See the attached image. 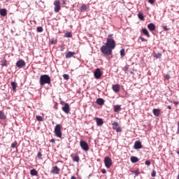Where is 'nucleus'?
I'll return each instance as SVG.
<instances>
[{
  "label": "nucleus",
  "mask_w": 179,
  "mask_h": 179,
  "mask_svg": "<svg viewBox=\"0 0 179 179\" xmlns=\"http://www.w3.org/2000/svg\"><path fill=\"white\" fill-rule=\"evenodd\" d=\"M51 44H57V41H52Z\"/></svg>",
  "instance_id": "nucleus-48"
},
{
  "label": "nucleus",
  "mask_w": 179,
  "mask_h": 179,
  "mask_svg": "<svg viewBox=\"0 0 179 179\" xmlns=\"http://www.w3.org/2000/svg\"><path fill=\"white\" fill-rule=\"evenodd\" d=\"M103 73H101V70L100 69H96L94 72L95 79H100Z\"/></svg>",
  "instance_id": "nucleus-8"
},
{
  "label": "nucleus",
  "mask_w": 179,
  "mask_h": 179,
  "mask_svg": "<svg viewBox=\"0 0 179 179\" xmlns=\"http://www.w3.org/2000/svg\"><path fill=\"white\" fill-rule=\"evenodd\" d=\"M163 30H164V31H169V30H170V28H168L167 26H164Z\"/></svg>",
  "instance_id": "nucleus-38"
},
{
  "label": "nucleus",
  "mask_w": 179,
  "mask_h": 179,
  "mask_svg": "<svg viewBox=\"0 0 179 179\" xmlns=\"http://www.w3.org/2000/svg\"><path fill=\"white\" fill-rule=\"evenodd\" d=\"M134 149L138 150V149H142V143L139 141H136L134 143Z\"/></svg>",
  "instance_id": "nucleus-11"
},
{
  "label": "nucleus",
  "mask_w": 179,
  "mask_h": 179,
  "mask_svg": "<svg viewBox=\"0 0 179 179\" xmlns=\"http://www.w3.org/2000/svg\"><path fill=\"white\" fill-rule=\"evenodd\" d=\"M155 58H162V53H157L155 55Z\"/></svg>",
  "instance_id": "nucleus-39"
},
{
  "label": "nucleus",
  "mask_w": 179,
  "mask_h": 179,
  "mask_svg": "<svg viewBox=\"0 0 179 179\" xmlns=\"http://www.w3.org/2000/svg\"><path fill=\"white\" fill-rule=\"evenodd\" d=\"M104 164L107 169H110L111 166H113V161L111 160V158L106 157L104 158Z\"/></svg>",
  "instance_id": "nucleus-5"
},
{
  "label": "nucleus",
  "mask_w": 179,
  "mask_h": 179,
  "mask_svg": "<svg viewBox=\"0 0 179 179\" xmlns=\"http://www.w3.org/2000/svg\"><path fill=\"white\" fill-rule=\"evenodd\" d=\"M55 134L57 138H62V131H61V124H57L55 127Z\"/></svg>",
  "instance_id": "nucleus-3"
},
{
  "label": "nucleus",
  "mask_w": 179,
  "mask_h": 179,
  "mask_svg": "<svg viewBox=\"0 0 179 179\" xmlns=\"http://www.w3.org/2000/svg\"><path fill=\"white\" fill-rule=\"evenodd\" d=\"M73 55H76V52L69 51L66 54L65 57L66 59H69V58H72V57H73Z\"/></svg>",
  "instance_id": "nucleus-13"
},
{
  "label": "nucleus",
  "mask_w": 179,
  "mask_h": 179,
  "mask_svg": "<svg viewBox=\"0 0 179 179\" xmlns=\"http://www.w3.org/2000/svg\"><path fill=\"white\" fill-rule=\"evenodd\" d=\"M16 146H17V141H15L14 143H13L11 144V148H12L13 149H15V148H16Z\"/></svg>",
  "instance_id": "nucleus-31"
},
{
  "label": "nucleus",
  "mask_w": 179,
  "mask_h": 179,
  "mask_svg": "<svg viewBox=\"0 0 179 179\" xmlns=\"http://www.w3.org/2000/svg\"><path fill=\"white\" fill-rule=\"evenodd\" d=\"M112 125L113 126V128H118V122H114Z\"/></svg>",
  "instance_id": "nucleus-37"
},
{
  "label": "nucleus",
  "mask_w": 179,
  "mask_h": 179,
  "mask_svg": "<svg viewBox=\"0 0 179 179\" xmlns=\"http://www.w3.org/2000/svg\"><path fill=\"white\" fill-rule=\"evenodd\" d=\"M101 173L102 174H106V173H107V171L106 169H102Z\"/></svg>",
  "instance_id": "nucleus-45"
},
{
  "label": "nucleus",
  "mask_w": 179,
  "mask_h": 179,
  "mask_svg": "<svg viewBox=\"0 0 179 179\" xmlns=\"http://www.w3.org/2000/svg\"><path fill=\"white\" fill-rule=\"evenodd\" d=\"M59 171H61V169L58 168V166H55L52 167V170L50 171V173L52 174H59Z\"/></svg>",
  "instance_id": "nucleus-10"
},
{
  "label": "nucleus",
  "mask_w": 179,
  "mask_h": 179,
  "mask_svg": "<svg viewBox=\"0 0 179 179\" xmlns=\"http://www.w3.org/2000/svg\"><path fill=\"white\" fill-rule=\"evenodd\" d=\"M174 104H178V102H174Z\"/></svg>",
  "instance_id": "nucleus-55"
},
{
  "label": "nucleus",
  "mask_w": 179,
  "mask_h": 179,
  "mask_svg": "<svg viewBox=\"0 0 179 179\" xmlns=\"http://www.w3.org/2000/svg\"><path fill=\"white\" fill-rule=\"evenodd\" d=\"M113 37V34H109L108 36V38H111Z\"/></svg>",
  "instance_id": "nucleus-50"
},
{
  "label": "nucleus",
  "mask_w": 179,
  "mask_h": 179,
  "mask_svg": "<svg viewBox=\"0 0 179 179\" xmlns=\"http://www.w3.org/2000/svg\"><path fill=\"white\" fill-rule=\"evenodd\" d=\"M36 30H37L38 33H43V27H38L36 28Z\"/></svg>",
  "instance_id": "nucleus-32"
},
{
  "label": "nucleus",
  "mask_w": 179,
  "mask_h": 179,
  "mask_svg": "<svg viewBox=\"0 0 179 179\" xmlns=\"http://www.w3.org/2000/svg\"><path fill=\"white\" fill-rule=\"evenodd\" d=\"M62 111L66 114H69L71 112V108L69 107V103H65L64 106L62 108Z\"/></svg>",
  "instance_id": "nucleus-7"
},
{
  "label": "nucleus",
  "mask_w": 179,
  "mask_h": 179,
  "mask_svg": "<svg viewBox=\"0 0 179 179\" xmlns=\"http://www.w3.org/2000/svg\"><path fill=\"white\" fill-rule=\"evenodd\" d=\"M166 79H170V76L166 75Z\"/></svg>",
  "instance_id": "nucleus-51"
},
{
  "label": "nucleus",
  "mask_w": 179,
  "mask_h": 179,
  "mask_svg": "<svg viewBox=\"0 0 179 179\" xmlns=\"http://www.w3.org/2000/svg\"><path fill=\"white\" fill-rule=\"evenodd\" d=\"M96 102L98 106H103L104 104V99H103V98H99L96 99Z\"/></svg>",
  "instance_id": "nucleus-15"
},
{
  "label": "nucleus",
  "mask_w": 179,
  "mask_h": 179,
  "mask_svg": "<svg viewBox=\"0 0 179 179\" xmlns=\"http://www.w3.org/2000/svg\"><path fill=\"white\" fill-rule=\"evenodd\" d=\"M96 125H98V127H101V125L103 124V119L101 118L96 117Z\"/></svg>",
  "instance_id": "nucleus-17"
},
{
  "label": "nucleus",
  "mask_w": 179,
  "mask_h": 179,
  "mask_svg": "<svg viewBox=\"0 0 179 179\" xmlns=\"http://www.w3.org/2000/svg\"><path fill=\"white\" fill-rule=\"evenodd\" d=\"M132 173H134V174H135L136 176H139V174H141L139 170L133 171Z\"/></svg>",
  "instance_id": "nucleus-35"
},
{
  "label": "nucleus",
  "mask_w": 179,
  "mask_h": 179,
  "mask_svg": "<svg viewBox=\"0 0 179 179\" xmlns=\"http://www.w3.org/2000/svg\"><path fill=\"white\" fill-rule=\"evenodd\" d=\"M65 3H66V2L65 1H62V5H65Z\"/></svg>",
  "instance_id": "nucleus-53"
},
{
  "label": "nucleus",
  "mask_w": 179,
  "mask_h": 179,
  "mask_svg": "<svg viewBox=\"0 0 179 179\" xmlns=\"http://www.w3.org/2000/svg\"><path fill=\"white\" fill-rule=\"evenodd\" d=\"M177 154H178V155H179V150H178V151H177Z\"/></svg>",
  "instance_id": "nucleus-57"
},
{
  "label": "nucleus",
  "mask_w": 179,
  "mask_h": 179,
  "mask_svg": "<svg viewBox=\"0 0 179 179\" xmlns=\"http://www.w3.org/2000/svg\"><path fill=\"white\" fill-rule=\"evenodd\" d=\"M50 142H51V143H55V139L52 138V139L50 140Z\"/></svg>",
  "instance_id": "nucleus-47"
},
{
  "label": "nucleus",
  "mask_w": 179,
  "mask_h": 179,
  "mask_svg": "<svg viewBox=\"0 0 179 179\" xmlns=\"http://www.w3.org/2000/svg\"><path fill=\"white\" fill-rule=\"evenodd\" d=\"M64 37H66L67 38H71V37H72V34H71V32H66L64 34Z\"/></svg>",
  "instance_id": "nucleus-27"
},
{
  "label": "nucleus",
  "mask_w": 179,
  "mask_h": 179,
  "mask_svg": "<svg viewBox=\"0 0 179 179\" xmlns=\"http://www.w3.org/2000/svg\"><path fill=\"white\" fill-rule=\"evenodd\" d=\"M124 69H125V71H127V69H127V67H124Z\"/></svg>",
  "instance_id": "nucleus-56"
},
{
  "label": "nucleus",
  "mask_w": 179,
  "mask_h": 179,
  "mask_svg": "<svg viewBox=\"0 0 179 179\" xmlns=\"http://www.w3.org/2000/svg\"><path fill=\"white\" fill-rule=\"evenodd\" d=\"M112 89L115 93H118V92H120V86L118 85H113Z\"/></svg>",
  "instance_id": "nucleus-14"
},
{
  "label": "nucleus",
  "mask_w": 179,
  "mask_h": 179,
  "mask_svg": "<svg viewBox=\"0 0 179 179\" xmlns=\"http://www.w3.org/2000/svg\"><path fill=\"white\" fill-rule=\"evenodd\" d=\"M115 41L113 38H107L106 44L101 47V53L105 55H111L113 50L115 48Z\"/></svg>",
  "instance_id": "nucleus-1"
},
{
  "label": "nucleus",
  "mask_w": 179,
  "mask_h": 179,
  "mask_svg": "<svg viewBox=\"0 0 179 179\" xmlns=\"http://www.w3.org/2000/svg\"><path fill=\"white\" fill-rule=\"evenodd\" d=\"M177 179H179V174L178 175V178H177Z\"/></svg>",
  "instance_id": "nucleus-58"
},
{
  "label": "nucleus",
  "mask_w": 179,
  "mask_h": 179,
  "mask_svg": "<svg viewBox=\"0 0 179 179\" xmlns=\"http://www.w3.org/2000/svg\"><path fill=\"white\" fill-rule=\"evenodd\" d=\"M150 3H155V0H148Z\"/></svg>",
  "instance_id": "nucleus-46"
},
{
  "label": "nucleus",
  "mask_w": 179,
  "mask_h": 179,
  "mask_svg": "<svg viewBox=\"0 0 179 179\" xmlns=\"http://www.w3.org/2000/svg\"><path fill=\"white\" fill-rule=\"evenodd\" d=\"M142 33L144 34L145 36H147V37H149V31L146 28L142 29Z\"/></svg>",
  "instance_id": "nucleus-25"
},
{
  "label": "nucleus",
  "mask_w": 179,
  "mask_h": 179,
  "mask_svg": "<svg viewBox=\"0 0 179 179\" xmlns=\"http://www.w3.org/2000/svg\"><path fill=\"white\" fill-rule=\"evenodd\" d=\"M138 17L140 19V20H145V17H143V14L142 13H138Z\"/></svg>",
  "instance_id": "nucleus-30"
},
{
  "label": "nucleus",
  "mask_w": 179,
  "mask_h": 179,
  "mask_svg": "<svg viewBox=\"0 0 179 179\" xmlns=\"http://www.w3.org/2000/svg\"><path fill=\"white\" fill-rule=\"evenodd\" d=\"M8 14V12L6 8H1L0 9V15L1 16H6Z\"/></svg>",
  "instance_id": "nucleus-18"
},
{
  "label": "nucleus",
  "mask_w": 179,
  "mask_h": 179,
  "mask_svg": "<svg viewBox=\"0 0 179 179\" xmlns=\"http://www.w3.org/2000/svg\"><path fill=\"white\" fill-rule=\"evenodd\" d=\"M0 120H6V115L1 110H0Z\"/></svg>",
  "instance_id": "nucleus-22"
},
{
  "label": "nucleus",
  "mask_w": 179,
  "mask_h": 179,
  "mask_svg": "<svg viewBox=\"0 0 179 179\" xmlns=\"http://www.w3.org/2000/svg\"><path fill=\"white\" fill-rule=\"evenodd\" d=\"M148 29H149L150 31H155V30H156V25L153 23H150L148 24Z\"/></svg>",
  "instance_id": "nucleus-12"
},
{
  "label": "nucleus",
  "mask_w": 179,
  "mask_h": 179,
  "mask_svg": "<svg viewBox=\"0 0 179 179\" xmlns=\"http://www.w3.org/2000/svg\"><path fill=\"white\" fill-rule=\"evenodd\" d=\"M53 5L55 6V13H58L59 10H61V2H59V0H55L53 3Z\"/></svg>",
  "instance_id": "nucleus-4"
},
{
  "label": "nucleus",
  "mask_w": 179,
  "mask_h": 179,
  "mask_svg": "<svg viewBox=\"0 0 179 179\" xmlns=\"http://www.w3.org/2000/svg\"><path fill=\"white\" fill-rule=\"evenodd\" d=\"M80 145L81 149L85 150V152H87V150H89V144H87L86 141L81 140L80 141Z\"/></svg>",
  "instance_id": "nucleus-6"
},
{
  "label": "nucleus",
  "mask_w": 179,
  "mask_h": 179,
  "mask_svg": "<svg viewBox=\"0 0 179 179\" xmlns=\"http://www.w3.org/2000/svg\"><path fill=\"white\" fill-rule=\"evenodd\" d=\"M80 12H86V10H87V6H86V4H83L80 7Z\"/></svg>",
  "instance_id": "nucleus-20"
},
{
  "label": "nucleus",
  "mask_w": 179,
  "mask_h": 179,
  "mask_svg": "<svg viewBox=\"0 0 179 179\" xmlns=\"http://www.w3.org/2000/svg\"><path fill=\"white\" fill-rule=\"evenodd\" d=\"M30 174L31 176H37V174H38V172L37 171V170L34 169L30 171Z\"/></svg>",
  "instance_id": "nucleus-24"
},
{
  "label": "nucleus",
  "mask_w": 179,
  "mask_h": 179,
  "mask_svg": "<svg viewBox=\"0 0 179 179\" xmlns=\"http://www.w3.org/2000/svg\"><path fill=\"white\" fill-rule=\"evenodd\" d=\"M177 134H179V122H178V130H177Z\"/></svg>",
  "instance_id": "nucleus-49"
},
{
  "label": "nucleus",
  "mask_w": 179,
  "mask_h": 179,
  "mask_svg": "<svg viewBox=\"0 0 179 179\" xmlns=\"http://www.w3.org/2000/svg\"><path fill=\"white\" fill-rule=\"evenodd\" d=\"M63 78L65 80H69V75L68 74H64Z\"/></svg>",
  "instance_id": "nucleus-34"
},
{
  "label": "nucleus",
  "mask_w": 179,
  "mask_h": 179,
  "mask_svg": "<svg viewBox=\"0 0 179 179\" xmlns=\"http://www.w3.org/2000/svg\"><path fill=\"white\" fill-rule=\"evenodd\" d=\"M79 160H80V158H79V156L75 155L73 157V162H76V163H79Z\"/></svg>",
  "instance_id": "nucleus-26"
},
{
  "label": "nucleus",
  "mask_w": 179,
  "mask_h": 179,
  "mask_svg": "<svg viewBox=\"0 0 179 179\" xmlns=\"http://www.w3.org/2000/svg\"><path fill=\"white\" fill-rule=\"evenodd\" d=\"M60 51L62 52L64 51H65V48L64 46H61L60 48Z\"/></svg>",
  "instance_id": "nucleus-43"
},
{
  "label": "nucleus",
  "mask_w": 179,
  "mask_h": 179,
  "mask_svg": "<svg viewBox=\"0 0 179 179\" xmlns=\"http://www.w3.org/2000/svg\"><path fill=\"white\" fill-rule=\"evenodd\" d=\"M16 66L17 68H23V66H26V62H24V60L20 59L16 62Z\"/></svg>",
  "instance_id": "nucleus-9"
},
{
  "label": "nucleus",
  "mask_w": 179,
  "mask_h": 179,
  "mask_svg": "<svg viewBox=\"0 0 179 179\" xmlns=\"http://www.w3.org/2000/svg\"><path fill=\"white\" fill-rule=\"evenodd\" d=\"M113 108H114V112L115 113H118V111L121 110V106H120V105H115L113 106Z\"/></svg>",
  "instance_id": "nucleus-21"
},
{
  "label": "nucleus",
  "mask_w": 179,
  "mask_h": 179,
  "mask_svg": "<svg viewBox=\"0 0 179 179\" xmlns=\"http://www.w3.org/2000/svg\"><path fill=\"white\" fill-rule=\"evenodd\" d=\"M152 177H156V171L153 170L151 173Z\"/></svg>",
  "instance_id": "nucleus-40"
},
{
  "label": "nucleus",
  "mask_w": 179,
  "mask_h": 179,
  "mask_svg": "<svg viewBox=\"0 0 179 179\" xmlns=\"http://www.w3.org/2000/svg\"><path fill=\"white\" fill-rule=\"evenodd\" d=\"M120 55L121 57H124L125 55V49L120 50Z\"/></svg>",
  "instance_id": "nucleus-33"
},
{
  "label": "nucleus",
  "mask_w": 179,
  "mask_h": 179,
  "mask_svg": "<svg viewBox=\"0 0 179 179\" xmlns=\"http://www.w3.org/2000/svg\"><path fill=\"white\" fill-rule=\"evenodd\" d=\"M152 113L155 117H159V115H160V109L154 108Z\"/></svg>",
  "instance_id": "nucleus-16"
},
{
  "label": "nucleus",
  "mask_w": 179,
  "mask_h": 179,
  "mask_svg": "<svg viewBox=\"0 0 179 179\" xmlns=\"http://www.w3.org/2000/svg\"><path fill=\"white\" fill-rule=\"evenodd\" d=\"M167 108H168L169 110H171V106H167Z\"/></svg>",
  "instance_id": "nucleus-52"
},
{
  "label": "nucleus",
  "mask_w": 179,
  "mask_h": 179,
  "mask_svg": "<svg viewBox=\"0 0 179 179\" xmlns=\"http://www.w3.org/2000/svg\"><path fill=\"white\" fill-rule=\"evenodd\" d=\"M140 40L141 41H148V40L145 39V38H143V37H140Z\"/></svg>",
  "instance_id": "nucleus-44"
},
{
  "label": "nucleus",
  "mask_w": 179,
  "mask_h": 179,
  "mask_svg": "<svg viewBox=\"0 0 179 179\" xmlns=\"http://www.w3.org/2000/svg\"><path fill=\"white\" fill-rule=\"evenodd\" d=\"M1 66H6L8 62L6 59H3L1 61Z\"/></svg>",
  "instance_id": "nucleus-28"
},
{
  "label": "nucleus",
  "mask_w": 179,
  "mask_h": 179,
  "mask_svg": "<svg viewBox=\"0 0 179 179\" xmlns=\"http://www.w3.org/2000/svg\"><path fill=\"white\" fill-rule=\"evenodd\" d=\"M37 157L38 158L41 159V157H43V154H41V152H38Z\"/></svg>",
  "instance_id": "nucleus-41"
},
{
  "label": "nucleus",
  "mask_w": 179,
  "mask_h": 179,
  "mask_svg": "<svg viewBox=\"0 0 179 179\" xmlns=\"http://www.w3.org/2000/svg\"><path fill=\"white\" fill-rule=\"evenodd\" d=\"M145 164H146V166H150V161L149 160L145 161Z\"/></svg>",
  "instance_id": "nucleus-42"
},
{
  "label": "nucleus",
  "mask_w": 179,
  "mask_h": 179,
  "mask_svg": "<svg viewBox=\"0 0 179 179\" xmlns=\"http://www.w3.org/2000/svg\"><path fill=\"white\" fill-rule=\"evenodd\" d=\"M71 179H76V177H75V176H71Z\"/></svg>",
  "instance_id": "nucleus-54"
},
{
  "label": "nucleus",
  "mask_w": 179,
  "mask_h": 179,
  "mask_svg": "<svg viewBox=\"0 0 179 179\" xmlns=\"http://www.w3.org/2000/svg\"><path fill=\"white\" fill-rule=\"evenodd\" d=\"M113 129H115L116 132H121V131H122V129H121V127H118L117 128L113 127Z\"/></svg>",
  "instance_id": "nucleus-36"
},
{
  "label": "nucleus",
  "mask_w": 179,
  "mask_h": 179,
  "mask_svg": "<svg viewBox=\"0 0 179 179\" xmlns=\"http://www.w3.org/2000/svg\"><path fill=\"white\" fill-rule=\"evenodd\" d=\"M36 118L37 121H39V122H43V121H44V118H43L42 116L36 115Z\"/></svg>",
  "instance_id": "nucleus-29"
},
{
  "label": "nucleus",
  "mask_w": 179,
  "mask_h": 179,
  "mask_svg": "<svg viewBox=\"0 0 179 179\" xmlns=\"http://www.w3.org/2000/svg\"><path fill=\"white\" fill-rule=\"evenodd\" d=\"M11 86H12V90H13V92H16V89L17 87V83H16V82L13 81L11 82Z\"/></svg>",
  "instance_id": "nucleus-19"
},
{
  "label": "nucleus",
  "mask_w": 179,
  "mask_h": 179,
  "mask_svg": "<svg viewBox=\"0 0 179 179\" xmlns=\"http://www.w3.org/2000/svg\"><path fill=\"white\" fill-rule=\"evenodd\" d=\"M131 163H138V162H139V159L137 157H131Z\"/></svg>",
  "instance_id": "nucleus-23"
},
{
  "label": "nucleus",
  "mask_w": 179,
  "mask_h": 179,
  "mask_svg": "<svg viewBox=\"0 0 179 179\" xmlns=\"http://www.w3.org/2000/svg\"><path fill=\"white\" fill-rule=\"evenodd\" d=\"M39 83L41 86H44V85H50L51 83V77L47 74L41 76Z\"/></svg>",
  "instance_id": "nucleus-2"
}]
</instances>
